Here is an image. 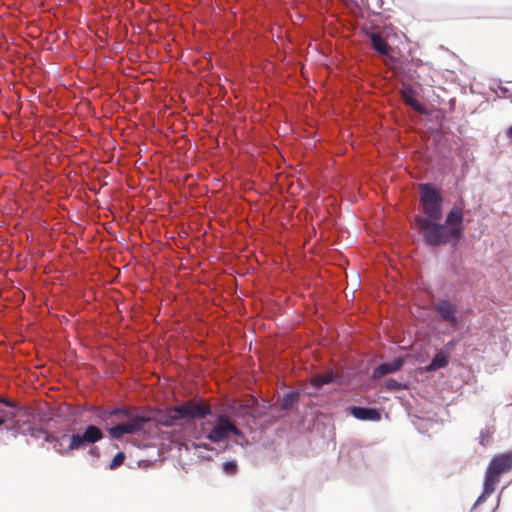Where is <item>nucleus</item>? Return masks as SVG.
Instances as JSON below:
<instances>
[{"label":"nucleus","instance_id":"32","mask_svg":"<svg viewBox=\"0 0 512 512\" xmlns=\"http://www.w3.org/2000/svg\"><path fill=\"white\" fill-rule=\"evenodd\" d=\"M449 103H450V113H451L452 110L454 109V98H450Z\"/></svg>","mask_w":512,"mask_h":512},{"label":"nucleus","instance_id":"3","mask_svg":"<svg viewBox=\"0 0 512 512\" xmlns=\"http://www.w3.org/2000/svg\"><path fill=\"white\" fill-rule=\"evenodd\" d=\"M455 255L450 251V372L454 365L452 350L470 331L471 315L473 313L471 300V283L468 270L463 265L453 263Z\"/></svg>","mask_w":512,"mask_h":512},{"label":"nucleus","instance_id":"26","mask_svg":"<svg viewBox=\"0 0 512 512\" xmlns=\"http://www.w3.org/2000/svg\"><path fill=\"white\" fill-rule=\"evenodd\" d=\"M324 379L327 381V384H334L339 382V375L336 371L330 370L325 376Z\"/></svg>","mask_w":512,"mask_h":512},{"label":"nucleus","instance_id":"5","mask_svg":"<svg viewBox=\"0 0 512 512\" xmlns=\"http://www.w3.org/2000/svg\"><path fill=\"white\" fill-rule=\"evenodd\" d=\"M474 212L468 207L467 203L457 198L450 207V248L456 245L459 248L465 244V230L468 224L473 220Z\"/></svg>","mask_w":512,"mask_h":512},{"label":"nucleus","instance_id":"33","mask_svg":"<svg viewBox=\"0 0 512 512\" xmlns=\"http://www.w3.org/2000/svg\"><path fill=\"white\" fill-rule=\"evenodd\" d=\"M500 497H501V494H499V495H498V497H497V504H496V506L492 509V511H491V512H495V511H496V509L498 508V505H499V502H500Z\"/></svg>","mask_w":512,"mask_h":512},{"label":"nucleus","instance_id":"9","mask_svg":"<svg viewBox=\"0 0 512 512\" xmlns=\"http://www.w3.org/2000/svg\"><path fill=\"white\" fill-rule=\"evenodd\" d=\"M421 86L418 84H406L403 87V98L406 104L411 107L414 111L432 117L434 114L438 118L439 111L429 113L427 107L418 99L419 91Z\"/></svg>","mask_w":512,"mask_h":512},{"label":"nucleus","instance_id":"18","mask_svg":"<svg viewBox=\"0 0 512 512\" xmlns=\"http://www.w3.org/2000/svg\"><path fill=\"white\" fill-rule=\"evenodd\" d=\"M496 486H497V484L493 483L491 480L483 478L482 492L480 493V495L477 497L476 501L474 502V504L471 508V511L474 510L477 506L486 502V500L495 491Z\"/></svg>","mask_w":512,"mask_h":512},{"label":"nucleus","instance_id":"27","mask_svg":"<svg viewBox=\"0 0 512 512\" xmlns=\"http://www.w3.org/2000/svg\"><path fill=\"white\" fill-rule=\"evenodd\" d=\"M128 411H129V409H127L125 407H114L109 410V415L110 416H123L125 418Z\"/></svg>","mask_w":512,"mask_h":512},{"label":"nucleus","instance_id":"29","mask_svg":"<svg viewBox=\"0 0 512 512\" xmlns=\"http://www.w3.org/2000/svg\"><path fill=\"white\" fill-rule=\"evenodd\" d=\"M498 87H499L500 91L502 92V94L504 96H506L507 93L509 92V88L504 86L501 81H499V86Z\"/></svg>","mask_w":512,"mask_h":512},{"label":"nucleus","instance_id":"14","mask_svg":"<svg viewBox=\"0 0 512 512\" xmlns=\"http://www.w3.org/2000/svg\"><path fill=\"white\" fill-rule=\"evenodd\" d=\"M151 417L152 420H154L157 424L165 428H173L175 426L180 425L174 408H159L154 412L153 416Z\"/></svg>","mask_w":512,"mask_h":512},{"label":"nucleus","instance_id":"17","mask_svg":"<svg viewBox=\"0 0 512 512\" xmlns=\"http://www.w3.org/2000/svg\"><path fill=\"white\" fill-rule=\"evenodd\" d=\"M300 399V392L291 390L285 393L280 402V408L284 411H293L296 409Z\"/></svg>","mask_w":512,"mask_h":512},{"label":"nucleus","instance_id":"25","mask_svg":"<svg viewBox=\"0 0 512 512\" xmlns=\"http://www.w3.org/2000/svg\"><path fill=\"white\" fill-rule=\"evenodd\" d=\"M438 312L442 319L448 320V299L443 298L438 302Z\"/></svg>","mask_w":512,"mask_h":512},{"label":"nucleus","instance_id":"4","mask_svg":"<svg viewBox=\"0 0 512 512\" xmlns=\"http://www.w3.org/2000/svg\"><path fill=\"white\" fill-rule=\"evenodd\" d=\"M367 46L384 57L392 56V48L399 38L396 28L378 20H366L360 27Z\"/></svg>","mask_w":512,"mask_h":512},{"label":"nucleus","instance_id":"11","mask_svg":"<svg viewBox=\"0 0 512 512\" xmlns=\"http://www.w3.org/2000/svg\"><path fill=\"white\" fill-rule=\"evenodd\" d=\"M407 355H399L388 362H381L372 372V379L378 380L387 374H393L402 370L407 362Z\"/></svg>","mask_w":512,"mask_h":512},{"label":"nucleus","instance_id":"24","mask_svg":"<svg viewBox=\"0 0 512 512\" xmlns=\"http://www.w3.org/2000/svg\"><path fill=\"white\" fill-rule=\"evenodd\" d=\"M125 458H126L125 453L123 451H118L112 458L111 462L109 463L108 469H110V470L117 469L124 463Z\"/></svg>","mask_w":512,"mask_h":512},{"label":"nucleus","instance_id":"2","mask_svg":"<svg viewBox=\"0 0 512 512\" xmlns=\"http://www.w3.org/2000/svg\"><path fill=\"white\" fill-rule=\"evenodd\" d=\"M443 190L434 182L419 186V211L415 224L423 243L439 247L448 243V214L444 217Z\"/></svg>","mask_w":512,"mask_h":512},{"label":"nucleus","instance_id":"6","mask_svg":"<svg viewBox=\"0 0 512 512\" xmlns=\"http://www.w3.org/2000/svg\"><path fill=\"white\" fill-rule=\"evenodd\" d=\"M512 469V451L493 455L485 469L484 478L498 484L501 476Z\"/></svg>","mask_w":512,"mask_h":512},{"label":"nucleus","instance_id":"30","mask_svg":"<svg viewBox=\"0 0 512 512\" xmlns=\"http://www.w3.org/2000/svg\"><path fill=\"white\" fill-rule=\"evenodd\" d=\"M442 127L443 124L441 122H437L435 126H431L429 127V129L432 130L433 132H438V130L442 129Z\"/></svg>","mask_w":512,"mask_h":512},{"label":"nucleus","instance_id":"7","mask_svg":"<svg viewBox=\"0 0 512 512\" xmlns=\"http://www.w3.org/2000/svg\"><path fill=\"white\" fill-rule=\"evenodd\" d=\"M178 422H188L190 420H205L212 415V411L208 406L193 402H185L174 408Z\"/></svg>","mask_w":512,"mask_h":512},{"label":"nucleus","instance_id":"28","mask_svg":"<svg viewBox=\"0 0 512 512\" xmlns=\"http://www.w3.org/2000/svg\"><path fill=\"white\" fill-rule=\"evenodd\" d=\"M88 454L98 459L100 457V450L97 446H91L88 450Z\"/></svg>","mask_w":512,"mask_h":512},{"label":"nucleus","instance_id":"13","mask_svg":"<svg viewBox=\"0 0 512 512\" xmlns=\"http://www.w3.org/2000/svg\"><path fill=\"white\" fill-rule=\"evenodd\" d=\"M347 413L361 421L377 422L381 420V412L376 407L353 405L347 407Z\"/></svg>","mask_w":512,"mask_h":512},{"label":"nucleus","instance_id":"15","mask_svg":"<svg viewBox=\"0 0 512 512\" xmlns=\"http://www.w3.org/2000/svg\"><path fill=\"white\" fill-rule=\"evenodd\" d=\"M448 365V343L444 344L439 352L435 354L430 363L423 369L427 372L444 368Z\"/></svg>","mask_w":512,"mask_h":512},{"label":"nucleus","instance_id":"35","mask_svg":"<svg viewBox=\"0 0 512 512\" xmlns=\"http://www.w3.org/2000/svg\"><path fill=\"white\" fill-rule=\"evenodd\" d=\"M204 449H208V444H202L201 445Z\"/></svg>","mask_w":512,"mask_h":512},{"label":"nucleus","instance_id":"12","mask_svg":"<svg viewBox=\"0 0 512 512\" xmlns=\"http://www.w3.org/2000/svg\"><path fill=\"white\" fill-rule=\"evenodd\" d=\"M125 421V426H127L130 434H138L143 430L145 425L152 421V417L149 413L142 410H129L125 416Z\"/></svg>","mask_w":512,"mask_h":512},{"label":"nucleus","instance_id":"1","mask_svg":"<svg viewBox=\"0 0 512 512\" xmlns=\"http://www.w3.org/2000/svg\"><path fill=\"white\" fill-rule=\"evenodd\" d=\"M7 422L12 423L5 428L13 436L43 437L44 442L53 444V449L62 455L85 449L105 437L102 429L94 424L86 425L82 432L75 431L69 424L59 426V417L49 407L31 408L0 396V426Z\"/></svg>","mask_w":512,"mask_h":512},{"label":"nucleus","instance_id":"20","mask_svg":"<svg viewBox=\"0 0 512 512\" xmlns=\"http://www.w3.org/2000/svg\"><path fill=\"white\" fill-rule=\"evenodd\" d=\"M107 431L112 439L117 440L121 439L125 434H130L125 424L114 425L110 427Z\"/></svg>","mask_w":512,"mask_h":512},{"label":"nucleus","instance_id":"21","mask_svg":"<svg viewBox=\"0 0 512 512\" xmlns=\"http://www.w3.org/2000/svg\"><path fill=\"white\" fill-rule=\"evenodd\" d=\"M493 433H494L493 427L486 426L485 428L481 429V431L479 433V444L483 448H486L489 445Z\"/></svg>","mask_w":512,"mask_h":512},{"label":"nucleus","instance_id":"23","mask_svg":"<svg viewBox=\"0 0 512 512\" xmlns=\"http://www.w3.org/2000/svg\"><path fill=\"white\" fill-rule=\"evenodd\" d=\"M384 387L390 392H398L405 388V385L394 378H389L385 381Z\"/></svg>","mask_w":512,"mask_h":512},{"label":"nucleus","instance_id":"22","mask_svg":"<svg viewBox=\"0 0 512 512\" xmlns=\"http://www.w3.org/2000/svg\"><path fill=\"white\" fill-rule=\"evenodd\" d=\"M222 471L227 476H234L238 472V463L236 460H228L223 462Z\"/></svg>","mask_w":512,"mask_h":512},{"label":"nucleus","instance_id":"10","mask_svg":"<svg viewBox=\"0 0 512 512\" xmlns=\"http://www.w3.org/2000/svg\"><path fill=\"white\" fill-rule=\"evenodd\" d=\"M230 433L235 435L241 434L240 430L227 419H222L220 423L213 426L211 430L204 435V438L208 439L212 443H220L225 441Z\"/></svg>","mask_w":512,"mask_h":512},{"label":"nucleus","instance_id":"34","mask_svg":"<svg viewBox=\"0 0 512 512\" xmlns=\"http://www.w3.org/2000/svg\"><path fill=\"white\" fill-rule=\"evenodd\" d=\"M350 454L358 455L360 454V451L358 449H353L349 452Z\"/></svg>","mask_w":512,"mask_h":512},{"label":"nucleus","instance_id":"31","mask_svg":"<svg viewBox=\"0 0 512 512\" xmlns=\"http://www.w3.org/2000/svg\"><path fill=\"white\" fill-rule=\"evenodd\" d=\"M506 136L512 141V124L506 129Z\"/></svg>","mask_w":512,"mask_h":512},{"label":"nucleus","instance_id":"19","mask_svg":"<svg viewBox=\"0 0 512 512\" xmlns=\"http://www.w3.org/2000/svg\"><path fill=\"white\" fill-rule=\"evenodd\" d=\"M325 385L328 384L324 379V376H316L310 381V384L305 388V390L308 395H318Z\"/></svg>","mask_w":512,"mask_h":512},{"label":"nucleus","instance_id":"16","mask_svg":"<svg viewBox=\"0 0 512 512\" xmlns=\"http://www.w3.org/2000/svg\"><path fill=\"white\" fill-rule=\"evenodd\" d=\"M453 143L456 145V147H453L452 141L450 140V153L452 152V150H455L456 155L461 160V165H467L472 157L470 149L462 144H458L456 141H453ZM456 164L457 163L455 162L454 157H452V155L450 154V170Z\"/></svg>","mask_w":512,"mask_h":512},{"label":"nucleus","instance_id":"8","mask_svg":"<svg viewBox=\"0 0 512 512\" xmlns=\"http://www.w3.org/2000/svg\"><path fill=\"white\" fill-rule=\"evenodd\" d=\"M450 67L454 69H450V94L451 93H460L463 94L466 91L467 85L471 87L470 83H467V78L465 80H461L458 78L456 69L460 72L461 75H464V68L466 65L462 63L459 57L450 50Z\"/></svg>","mask_w":512,"mask_h":512}]
</instances>
